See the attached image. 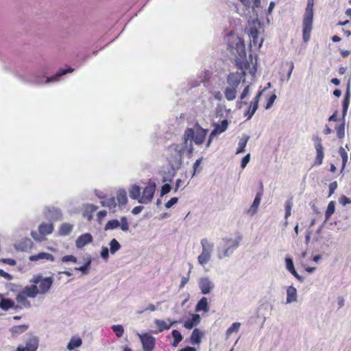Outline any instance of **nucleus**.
Returning a JSON list of instances; mask_svg holds the SVG:
<instances>
[{
  "mask_svg": "<svg viewBox=\"0 0 351 351\" xmlns=\"http://www.w3.org/2000/svg\"><path fill=\"white\" fill-rule=\"evenodd\" d=\"M230 52L235 58L236 66L238 70L230 73L227 77L228 86L237 88L241 82H245V76L246 69L249 67V61L247 60L245 46L243 41L237 38L234 45H230Z\"/></svg>",
  "mask_w": 351,
  "mask_h": 351,
  "instance_id": "f257e3e1",
  "label": "nucleus"
},
{
  "mask_svg": "<svg viewBox=\"0 0 351 351\" xmlns=\"http://www.w3.org/2000/svg\"><path fill=\"white\" fill-rule=\"evenodd\" d=\"M208 130L202 128L199 123H196L193 128H186L183 135V140L189 145V157L194 151L193 142L197 145L203 144L208 134Z\"/></svg>",
  "mask_w": 351,
  "mask_h": 351,
  "instance_id": "f03ea898",
  "label": "nucleus"
},
{
  "mask_svg": "<svg viewBox=\"0 0 351 351\" xmlns=\"http://www.w3.org/2000/svg\"><path fill=\"white\" fill-rule=\"evenodd\" d=\"M185 152L189 154V145L184 140L180 143H173L167 148V159L173 171L178 170L182 163Z\"/></svg>",
  "mask_w": 351,
  "mask_h": 351,
  "instance_id": "7ed1b4c3",
  "label": "nucleus"
},
{
  "mask_svg": "<svg viewBox=\"0 0 351 351\" xmlns=\"http://www.w3.org/2000/svg\"><path fill=\"white\" fill-rule=\"evenodd\" d=\"M74 71L73 69L69 68L68 69H60L54 75L47 77L45 81L44 77L40 76L38 74L34 73L26 77L21 76L20 79L22 82L26 83H31L36 85H41L44 83L48 84L51 82H58L60 77L66 73H72Z\"/></svg>",
  "mask_w": 351,
  "mask_h": 351,
  "instance_id": "20e7f679",
  "label": "nucleus"
},
{
  "mask_svg": "<svg viewBox=\"0 0 351 351\" xmlns=\"http://www.w3.org/2000/svg\"><path fill=\"white\" fill-rule=\"evenodd\" d=\"M242 237L236 239L223 238L217 248V255L219 259L230 256L239 245Z\"/></svg>",
  "mask_w": 351,
  "mask_h": 351,
  "instance_id": "39448f33",
  "label": "nucleus"
},
{
  "mask_svg": "<svg viewBox=\"0 0 351 351\" xmlns=\"http://www.w3.org/2000/svg\"><path fill=\"white\" fill-rule=\"evenodd\" d=\"M313 0H308L305 12L302 19V39L307 43L311 38L313 21Z\"/></svg>",
  "mask_w": 351,
  "mask_h": 351,
  "instance_id": "423d86ee",
  "label": "nucleus"
},
{
  "mask_svg": "<svg viewBox=\"0 0 351 351\" xmlns=\"http://www.w3.org/2000/svg\"><path fill=\"white\" fill-rule=\"evenodd\" d=\"M200 244L202 252L197 256V262L200 265L204 267L211 260L212 253L214 250V243L208 239L204 238L201 239Z\"/></svg>",
  "mask_w": 351,
  "mask_h": 351,
  "instance_id": "0eeeda50",
  "label": "nucleus"
},
{
  "mask_svg": "<svg viewBox=\"0 0 351 351\" xmlns=\"http://www.w3.org/2000/svg\"><path fill=\"white\" fill-rule=\"evenodd\" d=\"M30 282L35 284L38 286V291L39 294H45L51 289L53 280L52 277H43L42 275L38 274L34 276L30 280Z\"/></svg>",
  "mask_w": 351,
  "mask_h": 351,
  "instance_id": "6e6552de",
  "label": "nucleus"
},
{
  "mask_svg": "<svg viewBox=\"0 0 351 351\" xmlns=\"http://www.w3.org/2000/svg\"><path fill=\"white\" fill-rule=\"evenodd\" d=\"M118 228H120L123 232L129 230V223L126 217H121L120 221L116 219L108 221L104 226V230H112Z\"/></svg>",
  "mask_w": 351,
  "mask_h": 351,
  "instance_id": "1a4fd4ad",
  "label": "nucleus"
},
{
  "mask_svg": "<svg viewBox=\"0 0 351 351\" xmlns=\"http://www.w3.org/2000/svg\"><path fill=\"white\" fill-rule=\"evenodd\" d=\"M156 189V184L154 182L149 181L147 185L144 188L142 195L138 199L141 204H148L150 202L154 195Z\"/></svg>",
  "mask_w": 351,
  "mask_h": 351,
  "instance_id": "9d476101",
  "label": "nucleus"
},
{
  "mask_svg": "<svg viewBox=\"0 0 351 351\" xmlns=\"http://www.w3.org/2000/svg\"><path fill=\"white\" fill-rule=\"evenodd\" d=\"M38 338L34 335H29L25 340V346H19L16 351H37L38 347Z\"/></svg>",
  "mask_w": 351,
  "mask_h": 351,
  "instance_id": "9b49d317",
  "label": "nucleus"
},
{
  "mask_svg": "<svg viewBox=\"0 0 351 351\" xmlns=\"http://www.w3.org/2000/svg\"><path fill=\"white\" fill-rule=\"evenodd\" d=\"M312 140L315 143V148L316 149V158L314 162L315 165H320L323 162V159L324 157V148L322 145V139L317 135H313L312 137Z\"/></svg>",
  "mask_w": 351,
  "mask_h": 351,
  "instance_id": "f8f14e48",
  "label": "nucleus"
},
{
  "mask_svg": "<svg viewBox=\"0 0 351 351\" xmlns=\"http://www.w3.org/2000/svg\"><path fill=\"white\" fill-rule=\"evenodd\" d=\"M144 351H152L155 346L156 340L154 337L149 334L138 333Z\"/></svg>",
  "mask_w": 351,
  "mask_h": 351,
  "instance_id": "ddd939ff",
  "label": "nucleus"
},
{
  "mask_svg": "<svg viewBox=\"0 0 351 351\" xmlns=\"http://www.w3.org/2000/svg\"><path fill=\"white\" fill-rule=\"evenodd\" d=\"M198 287L202 294L207 295L214 289L215 285L208 277L206 276L199 278Z\"/></svg>",
  "mask_w": 351,
  "mask_h": 351,
  "instance_id": "4468645a",
  "label": "nucleus"
},
{
  "mask_svg": "<svg viewBox=\"0 0 351 351\" xmlns=\"http://www.w3.org/2000/svg\"><path fill=\"white\" fill-rule=\"evenodd\" d=\"M262 196H263V184H261V191L256 193L251 206L246 211L247 215H248L250 217H252L257 213L258 207L261 204Z\"/></svg>",
  "mask_w": 351,
  "mask_h": 351,
  "instance_id": "2eb2a0df",
  "label": "nucleus"
},
{
  "mask_svg": "<svg viewBox=\"0 0 351 351\" xmlns=\"http://www.w3.org/2000/svg\"><path fill=\"white\" fill-rule=\"evenodd\" d=\"M29 260L32 262L40 261V263H45L47 261L53 262L55 261V258L51 254L42 252L30 256Z\"/></svg>",
  "mask_w": 351,
  "mask_h": 351,
  "instance_id": "dca6fc26",
  "label": "nucleus"
},
{
  "mask_svg": "<svg viewBox=\"0 0 351 351\" xmlns=\"http://www.w3.org/2000/svg\"><path fill=\"white\" fill-rule=\"evenodd\" d=\"M93 241V237L90 233H84L76 239L75 245L78 249H82L86 245L90 243Z\"/></svg>",
  "mask_w": 351,
  "mask_h": 351,
  "instance_id": "f3484780",
  "label": "nucleus"
},
{
  "mask_svg": "<svg viewBox=\"0 0 351 351\" xmlns=\"http://www.w3.org/2000/svg\"><path fill=\"white\" fill-rule=\"evenodd\" d=\"M46 210L47 217L50 218L53 221H58L61 219L62 213L60 208L54 206H49L46 208Z\"/></svg>",
  "mask_w": 351,
  "mask_h": 351,
  "instance_id": "a211bd4d",
  "label": "nucleus"
},
{
  "mask_svg": "<svg viewBox=\"0 0 351 351\" xmlns=\"http://www.w3.org/2000/svg\"><path fill=\"white\" fill-rule=\"evenodd\" d=\"M25 296L28 298H34L36 297L38 294H39L38 291V286L33 283V285L30 286H26L21 291Z\"/></svg>",
  "mask_w": 351,
  "mask_h": 351,
  "instance_id": "6ab92c4d",
  "label": "nucleus"
},
{
  "mask_svg": "<svg viewBox=\"0 0 351 351\" xmlns=\"http://www.w3.org/2000/svg\"><path fill=\"white\" fill-rule=\"evenodd\" d=\"M229 125V121L227 119H223L220 123H215L213 135H219L224 132Z\"/></svg>",
  "mask_w": 351,
  "mask_h": 351,
  "instance_id": "aec40b11",
  "label": "nucleus"
},
{
  "mask_svg": "<svg viewBox=\"0 0 351 351\" xmlns=\"http://www.w3.org/2000/svg\"><path fill=\"white\" fill-rule=\"evenodd\" d=\"M38 231L42 236L49 234L53 231V225L51 223H42L38 227Z\"/></svg>",
  "mask_w": 351,
  "mask_h": 351,
  "instance_id": "412c9836",
  "label": "nucleus"
},
{
  "mask_svg": "<svg viewBox=\"0 0 351 351\" xmlns=\"http://www.w3.org/2000/svg\"><path fill=\"white\" fill-rule=\"evenodd\" d=\"M33 245V243L30 239H23L18 244L15 245L17 250L19 251H27L30 249Z\"/></svg>",
  "mask_w": 351,
  "mask_h": 351,
  "instance_id": "4be33fe9",
  "label": "nucleus"
},
{
  "mask_svg": "<svg viewBox=\"0 0 351 351\" xmlns=\"http://www.w3.org/2000/svg\"><path fill=\"white\" fill-rule=\"evenodd\" d=\"M201 321L199 314H193L191 318L187 320L184 326L187 329H192L194 326L198 325Z\"/></svg>",
  "mask_w": 351,
  "mask_h": 351,
  "instance_id": "5701e85b",
  "label": "nucleus"
},
{
  "mask_svg": "<svg viewBox=\"0 0 351 351\" xmlns=\"http://www.w3.org/2000/svg\"><path fill=\"white\" fill-rule=\"evenodd\" d=\"M297 301V290L293 286H289L287 289V303L289 304Z\"/></svg>",
  "mask_w": 351,
  "mask_h": 351,
  "instance_id": "b1692460",
  "label": "nucleus"
},
{
  "mask_svg": "<svg viewBox=\"0 0 351 351\" xmlns=\"http://www.w3.org/2000/svg\"><path fill=\"white\" fill-rule=\"evenodd\" d=\"M209 311V306L207 298L205 297H202L197 303L195 306V311H204L207 313Z\"/></svg>",
  "mask_w": 351,
  "mask_h": 351,
  "instance_id": "393cba45",
  "label": "nucleus"
},
{
  "mask_svg": "<svg viewBox=\"0 0 351 351\" xmlns=\"http://www.w3.org/2000/svg\"><path fill=\"white\" fill-rule=\"evenodd\" d=\"M154 322L156 325L158 326V330L160 332H162L166 330H169L171 326H174L177 323V321H173L171 322L169 324H167L164 320L156 319Z\"/></svg>",
  "mask_w": 351,
  "mask_h": 351,
  "instance_id": "a878e982",
  "label": "nucleus"
},
{
  "mask_svg": "<svg viewBox=\"0 0 351 351\" xmlns=\"http://www.w3.org/2000/svg\"><path fill=\"white\" fill-rule=\"evenodd\" d=\"M14 306V302L13 300L9 298H1L0 300V308L3 311H7L10 308Z\"/></svg>",
  "mask_w": 351,
  "mask_h": 351,
  "instance_id": "bb28decb",
  "label": "nucleus"
},
{
  "mask_svg": "<svg viewBox=\"0 0 351 351\" xmlns=\"http://www.w3.org/2000/svg\"><path fill=\"white\" fill-rule=\"evenodd\" d=\"M249 139L250 136L248 135H243L238 144V148L236 152L237 154L245 152V147Z\"/></svg>",
  "mask_w": 351,
  "mask_h": 351,
  "instance_id": "cd10ccee",
  "label": "nucleus"
},
{
  "mask_svg": "<svg viewBox=\"0 0 351 351\" xmlns=\"http://www.w3.org/2000/svg\"><path fill=\"white\" fill-rule=\"evenodd\" d=\"M130 197L132 199H139L141 196V188L136 184L132 185L129 189Z\"/></svg>",
  "mask_w": 351,
  "mask_h": 351,
  "instance_id": "c85d7f7f",
  "label": "nucleus"
},
{
  "mask_svg": "<svg viewBox=\"0 0 351 351\" xmlns=\"http://www.w3.org/2000/svg\"><path fill=\"white\" fill-rule=\"evenodd\" d=\"M117 200L119 206L125 205L128 202L127 193L125 189H119L117 191Z\"/></svg>",
  "mask_w": 351,
  "mask_h": 351,
  "instance_id": "c756f323",
  "label": "nucleus"
},
{
  "mask_svg": "<svg viewBox=\"0 0 351 351\" xmlns=\"http://www.w3.org/2000/svg\"><path fill=\"white\" fill-rule=\"evenodd\" d=\"M237 88L227 86L224 90V95L228 101H233L236 98Z\"/></svg>",
  "mask_w": 351,
  "mask_h": 351,
  "instance_id": "7c9ffc66",
  "label": "nucleus"
},
{
  "mask_svg": "<svg viewBox=\"0 0 351 351\" xmlns=\"http://www.w3.org/2000/svg\"><path fill=\"white\" fill-rule=\"evenodd\" d=\"M202 336V332L198 328L194 329L191 336V343L192 344H199Z\"/></svg>",
  "mask_w": 351,
  "mask_h": 351,
  "instance_id": "2f4dec72",
  "label": "nucleus"
},
{
  "mask_svg": "<svg viewBox=\"0 0 351 351\" xmlns=\"http://www.w3.org/2000/svg\"><path fill=\"white\" fill-rule=\"evenodd\" d=\"M82 343V340L80 337H72L67 344V349L69 350H73L75 348H79Z\"/></svg>",
  "mask_w": 351,
  "mask_h": 351,
  "instance_id": "473e14b6",
  "label": "nucleus"
},
{
  "mask_svg": "<svg viewBox=\"0 0 351 351\" xmlns=\"http://www.w3.org/2000/svg\"><path fill=\"white\" fill-rule=\"evenodd\" d=\"M73 226L71 223H64L61 225L59 233L61 236H68L73 230Z\"/></svg>",
  "mask_w": 351,
  "mask_h": 351,
  "instance_id": "72a5a7b5",
  "label": "nucleus"
},
{
  "mask_svg": "<svg viewBox=\"0 0 351 351\" xmlns=\"http://www.w3.org/2000/svg\"><path fill=\"white\" fill-rule=\"evenodd\" d=\"M27 297L25 296L24 294L20 292L16 295V300L17 301V302L20 303L23 307L26 308H29L31 307V303L29 300H27Z\"/></svg>",
  "mask_w": 351,
  "mask_h": 351,
  "instance_id": "f704fd0d",
  "label": "nucleus"
},
{
  "mask_svg": "<svg viewBox=\"0 0 351 351\" xmlns=\"http://www.w3.org/2000/svg\"><path fill=\"white\" fill-rule=\"evenodd\" d=\"M263 91H264V90L258 91V93L256 94V95L252 100V101H251V103H252L251 115L252 114H255L256 111L257 110V109L258 108L259 100H260V98H261Z\"/></svg>",
  "mask_w": 351,
  "mask_h": 351,
  "instance_id": "c9c22d12",
  "label": "nucleus"
},
{
  "mask_svg": "<svg viewBox=\"0 0 351 351\" xmlns=\"http://www.w3.org/2000/svg\"><path fill=\"white\" fill-rule=\"evenodd\" d=\"M91 262L92 259L90 257H89L83 265L76 267L74 268V269L76 271H80L82 272V274L86 275L88 273Z\"/></svg>",
  "mask_w": 351,
  "mask_h": 351,
  "instance_id": "e433bc0d",
  "label": "nucleus"
},
{
  "mask_svg": "<svg viewBox=\"0 0 351 351\" xmlns=\"http://www.w3.org/2000/svg\"><path fill=\"white\" fill-rule=\"evenodd\" d=\"M29 328L27 324L14 326L11 328L10 331L13 335H20L25 332Z\"/></svg>",
  "mask_w": 351,
  "mask_h": 351,
  "instance_id": "4c0bfd02",
  "label": "nucleus"
},
{
  "mask_svg": "<svg viewBox=\"0 0 351 351\" xmlns=\"http://www.w3.org/2000/svg\"><path fill=\"white\" fill-rule=\"evenodd\" d=\"M100 203L102 206L108 207L110 210L114 209L117 206L116 199L114 197L102 200Z\"/></svg>",
  "mask_w": 351,
  "mask_h": 351,
  "instance_id": "58836bf2",
  "label": "nucleus"
},
{
  "mask_svg": "<svg viewBox=\"0 0 351 351\" xmlns=\"http://www.w3.org/2000/svg\"><path fill=\"white\" fill-rule=\"evenodd\" d=\"M335 203L334 201H331L328 203L326 211L325 213V221H328L331 215L335 213Z\"/></svg>",
  "mask_w": 351,
  "mask_h": 351,
  "instance_id": "ea45409f",
  "label": "nucleus"
},
{
  "mask_svg": "<svg viewBox=\"0 0 351 351\" xmlns=\"http://www.w3.org/2000/svg\"><path fill=\"white\" fill-rule=\"evenodd\" d=\"M109 250L111 254H114L117 252H118L121 246L120 243L117 241L116 239H112L109 243Z\"/></svg>",
  "mask_w": 351,
  "mask_h": 351,
  "instance_id": "a19ab883",
  "label": "nucleus"
},
{
  "mask_svg": "<svg viewBox=\"0 0 351 351\" xmlns=\"http://www.w3.org/2000/svg\"><path fill=\"white\" fill-rule=\"evenodd\" d=\"M241 327V323L234 322L226 330V338H229L233 332H237Z\"/></svg>",
  "mask_w": 351,
  "mask_h": 351,
  "instance_id": "79ce46f5",
  "label": "nucleus"
},
{
  "mask_svg": "<svg viewBox=\"0 0 351 351\" xmlns=\"http://www.w3.org/2000/svg\"><path fill=\"white\" fill-rule=\"evenodd\" d=\"M172 337H173V341L171 345L173 347H176L178 343L182 340L183 337L181 333L178 330H173L171 332Z\"/></svg>",
  "mask_w": 351,
  "mask_h": 351,
  "instance_id": "37998d69",
  "label": "nucleus"
},
{
  "mask_svg": "<svg viewBox=\"0 0 351 351\" xmlns=\"http://www.w3.org/2000/svg\"><path fill=\"white\" fill-rule=\"evenodd\" d=\"M339 154L340 156H341V158H342V168H341V171H343L344 168H345V166L348 162V154L346 152V151L345 150L344 148H343L342 147H341L339 148Z\"/></svg>",
  "mask_w": 351,
  "mask_h": 351,
  "instance_id": "c03bdc74",
  "label": "nucleus"
},
{
  "mask_svg": "<svg viewBox=\"0 0 351 351\" xmlns=\"http://www.w3.org/2000/svg\"><path fill=\"white\" fill-rule=\"evenodd\" d=\"M111 328L113 330V332L115 333V335L117 337H122V335L124 332V328L122 325H121V324L112 325L111 326Z\"/></svg>",
  "mask_w": 351,
  "mask_h": 351,
  "instance_id": "a18cd8bd",
  "label": "nucleus"
},
{
  "mask_svg": "<svg viewBox=\"0 0 351 351\" xmlns=\"http://www.w3.org/2000/svg\"><path fill=\"white\" fill-rule=\"evenodd\" d=\"M337 136L339 138H343L345 136V122L342 121V123L336 128Z\"/></svg>",
  "mask_w": 351,
  "mask_h": 351,
  "instance_id": "49530a36",
  "label": "nucleus"
},
{
  "mask_svg": "<svg viewBox=\"0 0 351 351\" xmlns=\"http://www.w3.org/2000/svg\"><path fill=\"white\" fill-rule=\"evenodd\" d=\"M293 206L292 199H290L285 202V219H287L291 215V208Z\"/></svg>",
  "mask_w": 351,
  "mask_h": 351,
  "instance_id": "de8ad7c7",
  "label": "nucleus"
},
{
  "mask_svg": "<svg viewBox=\"0 0 351 351\" xmlns=\"http://www.w3.org/2000/svg\"><path fill=\"white\" fill-rule=\"evenodd\" d=\"M171 190V186L169 183H165L163 184L160 189V196L162 197L165 195L169 193Z\"/></svg>",
  "mask_w": 351,
  "mask_h": 351,
  "instance_id": "09e8293b",
  "label": "nucleus"
},
{
  "mask_svg": "<svg viewBox=\"0 0 351 351\" xmlns=\"http://www.w3.org/2000/svg\"><path fill=\"white\" fill-rule=\"evenodd\" d=\"M109 253H110L109 249L107 247L103 246L101 247V251L100 253L101 257L105 261H107L109 258Z\"/></svg>",
  "mask_w": 351,
  "mask_h": 351,
  "instance_id": "8fccbe9b",
  "label": "nucleus"
},
{
  "mask_svg": "<svg viewBox=\"0 0 351 351\" xmlns=\"http://www.w3.org/2000/svg\"><path fill=\"white\" fill-rule=\"evenodd\" d=\"M285 265H286V269L289 271L293 270V269L295 268L293 261L292 258L290 257H287L285 258Z\"/></svg>",
  "mask_w": 351,
  "mask_h": 351,
  "instance_id": "3c124183",
  "label": "nucleus"
},
{
  "mask_svg": "<svg viewBox=\"0 0 351 351\" xmlns=\"http://www.w3.org/2000/svg\"><path fill=\"white\" fill-rule=\"evenodd\" d=\"M61 261L64 263L66 262H72L74 263H77V259L75 256L73 255H66L62 257Z\"/></svg>",
  "mask_w": 351,
  "mask_h": 351,
  "instance_id": "603ef678",
  "label": "nucleus"
},
{
  "mask_svg": "<svg viewBox=\"0 0 351 351\" xmlns=\"http://www.w3.org/2000/svg\"><path fill=\"white\" fill-rule=\"evenodd\" d=\"M256 64H254L253 66L251 67L250 63L249 62V67L246 69V74L249 73L252 76V79H254L256 73Z\"/></svg>",
  "mask_w": 351,
  "mask_h": 351,
  "instance_id": "864d4df0",
  "label": "nucleus"
},
{
  "mask_svg": "<svg viewBox=\"0 0 351 351\" xmlns=\"http://www.w3.org/2000/svg\"><path fill=\"white\" fill-rule=\"evenodd\" d=\"M276 99V95L275 94L271 95L267 101L265 109L267 110V109L271 108V106H273L274 102L275 101Z\"/></svg>",
  "mask_w": 351,
  "mask_h": 351,
  "instance_id": "5fc2aeb1",
  "label": "nucleus"
},
{
  "mask_svg": "<svg viewBox=\"0 0 351 351\" xmlns=\"http://www.w3.org/2000/svg\"><path fill=\"white\" fill-rule=\"evenodd\" d=\"M202 162V158H200L194 162L193 169V173L192 175V177L195 176L196 173L199 171L198 168L200 166L201 163Z\"/></svg>",
  "mask_w": 351,
  "mask_h": 351,
  "instance_id": "6e6d98bb",
  "label": "nucleus"
},
{
  "mask_svg": "<svg viewBox=\"0 0 351 351\" xmlns=\"http://www.w3.org/2000/svg\"><path fill=\"white\" fill-rule=\"evenodd\" d=\"M339 202L343 206H346L347 204H351V199L349 197H348L346 195H342L339 197Z\"/></svg>",
  "mask_w": 351,
  "mask_h": 351,
  "instance_id": "4d7b16f0",
  "label": "nucleus"
},
{
  "mask_svg": "<svg viewBox=\"0 0 351 351\" xmlns=\"http://www.w3.org/2000/svg\"><path fill=\"white\" fill-rule=\"evenodd\" d=\"M250 154H247V155H245L241 160V167L242 169H244L245 168V167L247 166V165L248 164V162H250Z\"/></svg>",
  "mask_w": 351,
  "mask_h": 351,
  "instance_id": "13d9d810",
  "label": "nucleus"
},
{
  "mask_svg": "<svg viewBox=\"0 0 351 351\" xmlns=\"http://www.w3.org/2000/svg\"><path fill=\"white\" fill-rule=\"evenodd\" d=\"M337 186L338 185L337 181H334L330 183L328 197H330L335 193V191L337 189Z\"/></svg>",
  "mask_w": 351,
  "mask_h": 351,
  "instance_id": "bf43d9fd",
  "label": "nucleus"
},
{
  "mask_svg": "<svg viewBox=\"0 0 351 351\" xmlns=\"http://www.w3.org/2000/svg\"><path fill=\"white\" fill-rule=\"evenodd\" d=\"M178 201V198L176 197H171L166 204L165 207L167 208H171L173 205H175Z\"/></svg>",
  "mask_w": 351,
  "mask_h": 351,
  "instance_id": "052dcab7",
  "label": "nucleus"
},
{
  "mask_svg": "<svg viewBox=\"0 0 351 351\" xmlns=\"http://www.w3.org/2000/svg\"><path fill=\"white\" fill-rule=\"evenodd\" d=\"M189 274H190V271L188 273L187 276L182 277L181 282L179 286L180 289H182L185 286V285L188 282V281L189 280Z\"/></svg>",
  "mask_w": 351,
  "mask_h": 351,
  "instance_id": "680f3d73",
  "label": "nucleus"
},
{
  "mask_svg": "<svg viewBox=\"0 0 351 351\" xmlns=\"http://www.w3.org/2000/svg\"><path fill=\"white\" fill-rule=\"evenodd\" d=\"M289 272L300 282H303L304 281V278L298 274L295 268Z\"/></svg>",
  "mask_w": 351,
  "mask_h": 351,
  "instance_id": "e2e57ef3",
  "label": "nucleus"
},
{
  "mask_svg": "<svg viewBox=\"0 0 351 351\" xmlns=\"http://www.w3.org/2000/svg\"><path fill=\"white\" fill-rule=\"evenodd\" d=\"M0 276L8 280H11L12 279V276L11 274L4 271L1 269H0Z\"/></svg>",
  "mask_w": 351,
  "mask_h": 351,
  "instance_id": "0e129e2a",
  "label": "nucleus"
},
{
  "mask_svg": "<svg viewBox=\"0 0 351 351\" xmlns=\"http://www.w3.org/2000/svg\"><path fill=\"white\" fill-rule=\"evenodd\" d=\"M252 112V103L250 102L247 110L244 112V115L247 117V120L251 119L254 114L251 115Z\"/></svg>",
  "mask_w": 351,
  "mask_h": 351,
  "instance_id": "69168bd1",
  "label": "nucleus"
},
{
  "mask_svg": "<svg viewBox=\"0 0 351 351\" xmlns=\"http://www.w3.org/2000/svg\"><path fill=\"white\" fill-rule=\"evenodd\" d=\"M173 176H174L173 173H172L171 171H169L168 176H167V177L166 176H163L162 177V182H165V183L167 182H171L172 181V178H173Z\"/></svg>",
  "mask_w": 351,
  "mask_h": 351,
  "instance_id": "338daca9",
  "label": "nucleus"
},
{
  "mask_svg": "<svg viewBox=\"0 0 351 351\" xmlns=\"http://www.w3.org/2000/svg\"><path fill=\"white\" fill-rule=\"evenodd\" d=\"M1 261L11 266H14L16 264V261L12 258H3Z\"/></svg>",
  "mask_w": 351,
  "mask_h": 351,
  "instance_id": "774afa93",
  "label": "nucleus"
}]
</instances>
